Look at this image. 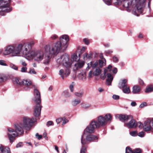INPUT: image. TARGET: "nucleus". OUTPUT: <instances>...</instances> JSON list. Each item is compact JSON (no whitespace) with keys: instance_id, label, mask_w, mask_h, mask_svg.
Listing matches in <instances>:
<instances>
[{"instance_id":"nucleus-46","label":"nucleus","mask_w":153,"mask_h":153,"mask_svg":"<svg viewBox=\"0 0 153 153\" xmlns=\"http://www.w3.org/2000/svg\"><path fill=\"white\" fill-rule=\"evenodd\" d=\"M145 133L143 131L140 132L137 134L140 137H143L144 136Z\"/></svg>"},{"instance_id":"nucleus-32","label":"nucleus","mask_w":153,"mask_h":153,"mask_svg":"<svg viewBox=\"0 0 153 153\" xmlns=\"http://www.w3.org/2000/svg\"><path fill=\"white\" fill-rule=\"evenodd\" d=\"M79 59H78V56L77 55L75 54H73L71 56V59L70 61L72 63V62L76 61L77 60H79Z\"/></svg>"},{"instance_id":"nucleus-18","label":"nucleus","mask_w":153,"mask_h":153,"mask_svg":"<svg viewBox=\"0 0 153 153\" xmlns=\"http://www.w3.org/2000/svg\"><path fill=\"white\" fill-rule=\"evenodd\" d=\"M128 126L129 128H136L137 126L139 127H140L141 125H143L140 122H138L136 123L135 120H134L132 119L129 122V123H126L125 124Z\"/></svg>"},{"instance_id":"nucleus-42","label":"nucleus","mask_w":153,"mask_h":153,"mask_svg":"<svg viewBox=\"0 0 153 153\" xmlns=\"http://www.w3.org/2000/svg\"><path fill=\"white\" fill-rule=\"evenodd\" d=\"M28 73L30 74H36V72L34 69L30 68V71Z\"/></svg>"},{"instance_id":"nucleus-34","label":"nucleus","mask_w":153,"mask_h":153,"mask_svg":"<svg viewBox=\"0 0 153 153\" xmlns=\"http://www.w3.org/2000/svg\"><path fill=\"white\" fill-rule=\"evenodd\" d=\"M83 94V92L82 91H79V92H76L75 93V95L77 97H81Z\"/></svg>"},{"instance_id":"nucleus-6","label":"nucleus","mask_w":153,"mask_h":153,"mask_svg":"<svg viewBox=\"0 0 153 153\" xmlns=\"http://www.w3.org/2000/svg\"><path fill=\"white\" fill-rule=\"evenodd\" d=\"M34 98L33 100L36 105L33 108V115L36 117H38L40 115L41 108L42 107L40 105L41 102L40 94L39 91L36 89L34 90Z\"/></svg>"},{"instance_id":"nucleus-1","label":"nucleus","mask_w":153,"mask_h":153,"mask_svg":"<svg viewBox=\"0 0 153 153\" xmlns=\"http://www.w3.org/2000/svg\"><path fill=\"white\" fill-rule=\"evenodd\" d=\"M35 44L34 41H31L27 42V46L28 48V49L25 52L24 56L25 58L28 60L34 59L35 61L38 63H40L41 61L43 60L42 63L45 65H47L49 64L50 61L51 57L50 55L52 54L48 53L46 52L45 49V54L44 55V53L42 51H31L32 47Z\"/></svg>"},{"instance_id":"nucleus-23","label":"nucleus","mask_w":153,"mask_h":153,"mask_svg":"<svg viewBox=\"0 0 153 153\" xmlns=\"http://www.w3.org/2000/svg\"><path fill=\"white\" fill-rule=\"evenodd\" d=\"M141 90L140 87L138 85H135L132 88V92L134 94H138Z\"/></svg>"},{"instance_id":"nucleus-58","label":"nucleus","mask_w":153,"mask_h":153,"mask_svg":"<svg viewBox=\"0 0 153 153\" xmlns=\"http://www.w3.org/2000/svg\"><path fill=\"white\" fill-rule=\"evenodd\" d=\"M113 73L116 74L117 71V69L116 68H114L112 70Z\"/></svg>"},{"instance_id":"nucleus-30","label":"nucleus","mask_w":153,"mask_h":153,"mask_svg":"<svg viewBox=\"0 0 153 153\" xmlns=\"http://www.w3.org/2000/svg\"><path fill=\"white\" fill-rule=\"evenodd\" d=\"M81 107L84 109H88L91 106V104L86 103H83L81 104Z\"/></svg>"},{"instance_id":"nucleus-39","label":"nucleus","mask_w":153,"mask_h":153,"mask_svg":"<svg viewBox=\"0 0 153 153\" xmlns=\"http://www.w3.org/2000/svg\"><path fill=\"white\" fill-rule=\"evenodd\" d=\"M27 68L26 67H22L21 68L20 71L22 73H26L27 72Z\"/></svg>"},{"instance_id":"nucleus-15","label":"nucleus","mask_w":153,"mask_h":153,"mask_svg":"<svg viewBox=\"0 0 153 153\" xmlns=\"http://www.w3.org/2000/svg\"><path fill=\"white\" fill-rule=\"evenodd\" d=\"M7 131V134L8 137L10 142L12 143L15 137L18 135V133L15 130L10 128H8Z\"/></svg>"},{"instance_id":"nucleus-2","label":"nucleus","mask_w":153,"mask_h":153,"mask_svg":"<svg viewBox=\"0 0 153 153\" xmlns=\"http://www.w3.org/2000/svg\"><path fill=\"white\" fill-rule=\"evenodd\" d=\"M69 40V37L67 35H62L59 38L60 41H57L52 45H45V51L48 53L57 54L61 50H65L67 48V43Z\"/></svg>"},{"instance_id":"nucleus-44","label":"nucleus","mask_w":153,"mask_h":153,"mask_svg":"<svg viewBox=\"0 0 153 153\" xmlns=\"http://www.w3.org/2000/svg\"><path fill=\"white\" fill-rule=\"evenodd\" d=\"M10 66L11 68H12L16 70H18V67L16 66V65H15L13 64H11L10 65Z\"/></svg>"},{"instance_id":"nucleus-4","label":"nucleus","mask_w":153,"mask_h":153,"mask_svg":"<svg viewBox=\"0 0 153 153\" xmlns=\"http://www.w3.org/2000/svg\"><path fill=\"white\" fill-rule=\"evenodd\" d=\"M112 119V116L110 114H106L105 116L101 115L97 117V120H92L89 126L84 130V132L93 133L96 128L106 125L108 122L111 121Z\"/></svg>"},{"instance_id":"nucleus-38","label":"nucleus","mask_w":153,"mask_h":153,"mask_svg":"<svg viewBox=\"0 0 153 153\" xmlns=\"http://www.w3.org/2000/svg\"><path fill=\"white\" fill-rule=\"evenodd\" d=\"M74 85L75 84L74 82H72V83L70 85L69 88L71 91V92H73L74 91Z\"/></svg>"},{"instance_id":"nucleus-52","label":"nucleus","mask_w":153,"mask_h":153,"mask_svg":"<svg viewBox=\"0 0 153 153\" xmlns=\"http://www.w3.org/2000/svg\"><path fill=\"white\" fill-rule=\"evenodd\" d=\"M36 137L39 140H40L42 137V136L41 135H39L38 133L36 134Z\"/></svg>"},{"instance_id":"nucleus-33","label":"nucleus","mask_w":153,"mask_h":153,"mask_svg":"<svg viewBox=\"0 0 153 153\" xmlns=\"http://www.w3.org/2000/svg\"><path fill=\"white\" fill-rule=\"evenodd\" d=\"M62 95H63L65 96L66 97H70L71 96V94L69 93L68 91L67 90H65L62 93Z\"/></svg>"},{"instance_id":"nucleus-3","label":"nucleus","mask_w":153,"mask_h":153,"mask_svg":"<svg viewBox=\"0 0 153 153\" xmlns=\"http://www.w3.org/2000/svg\"><path fill=\"white\" fill-rule=\"evenodd\" d=\"M27 42L20 43L18 45L13 44L6 46L3 52L4 55H10L12 56H19L21 54L24 56L28 49Z\"/></svg>"},{"instance_id":"nucleus-21","label":"nucleus","mask_w":153,"mask_h":153,"mask_svg":"<svg viewBox=\"0 0 153 153\" xmlns=\"http://www.w3.org/2000/svg\"><path fill=\"white\" fill-rule=\"evenodd\" d=\"M85 64V62L83 61L79 60L74 65V66L76 69H78L82 68Z\"/></svg>"},{"instance_id":"nucleus-56","label":"nucleus","mask_w":153,"mask_h":153,"mask_svg":"<svg viewBox=\"0 0 153 153\" xmlns=\"http://www.w3.org/2000/svg\"><path fill=\"white\" fill-rule=\"evenodd\" d=\"M0 65H6V64L5 63V61L3 60H0Z\"/></svg>"},{"instance_id":"nucleus-45","label":"nucleus","mask_w":153,"mask_h":153,"mask_svg":"<svg viewBox=\"0 0 153 153\" xmlns=\"http://www.w3.org/2000/svg\"><path fill=\"white\" fill-rule=\"evenodd\" d=\"M141 150L140 149H136L133 150V153H141Z\"/></svg>"},{"instance_id":"nucleus-28","label":"nucleus","mask_w":153,"mask_h":153,"mask_svg":"<svg viewBox=\"0 0 153 153\" xmlns=\"http://www.w3.org/2000/svg\"><path fill=\"white\" fill-rule=\"evenodd\" d=\"M123 91L125 94H129L130 92L129 87L127 85L125 87L122 88Z\"/></svg>"},{"instance_id":"nucleus-22","label":"nucleus","mask_w":153,"mask_h":153,"mask_svg":"<svg viewBox=\"0 0 153 153\" xmlns=\"http://www.w3.org/2000/svg\"><path fill=\"white\" fill-rule=\"evenodd\" d=\"M127 79H124L121 80L119 83V88H122L127 86Z\"/></svg>"},{"instance_id":"nucleus-57","label":"nucleus","mask_w":153,"mask_h":153,"mask_svg":"<svg viewBox=\"0 0 153 153\" xmlns=\"http://www.w3.org/2000/svg\"><path fill=\"white\" fill-rule=\"evenodd\" d=\"M92 72L93 71H91L88 74V78H91L92 77Z\"/></svg>"},{"instance_id":"nucleus-60","label":"nucleus","mask_w":153,"mask_h":153,"mask_svg":"<svg viewBox=\"0 0 153 153\" xmlns=\"http://www.w3.org/2000/svg\"><path fill=\"white\" fill-rule=\"evenodd\" d=\"M98 90L100 93L104 91V89L101 87L99 88Z\"/></svg>"},{"instance_id":"nucleus-12","label":"nucleus","mask_w":153,"mask_h":153,"mask_svg":"<svg viewBox=\"0 0 153 153\" xmlns=\"http://www.w3.org/2000/svg\"><path fill=\"white\" fill-rule=\"evenodd\" d=\"M14 84L17 85H25L28 87L32 85V82L27 80H22L17 78H14L13 79Z\"/></svg>"},{"instance_id":"nucleus-9","label":"nucleus","mask_w":153,"mask_h":153,"mask_svg":"<svg viewBox=\"0 0 153 153\" xmlns=\"http://www.w3.org/2000/svg\"><path fill=\"white\" fill-rule=\"evenodd\" d=\"M88 134L91 133L87 132L85 133L84 132L83 134L81 139V143L82 145L87 143V141L85 140V137H86V139L87 141L89 142L97 141L98 137L96 136L93 134L87 135Z\"/></svg>"},{"instance_id":"nucleus-14","label":"nucleus","mask_w":153,"mask_h":153,"mask_svg":"<svg viewBox=\"0 0 153 153\" xmlns=\"http://www.w3.org/2000/svg\"><path fill=\"white\" fill-rule=\"evenodd\" d=\"M136 1V6L134 7V9L132 11V13L133 14L137 16H139L140 14L143 13V8L142 5L140 4L138 5L139 3H137V1L134 0Z\"/></svg>"},{"instance_id":"nucleus-55","label":"nucleus","mask_w":153,"mask_h":153,"mask_svg":"<svg viewBox=\"0 0 153 153\" xmlns=\"http://www.w3.org/2000/svg\"><path fill=\"white\" fill-rule=\"evenodd\" d=\"M62 118H59L56 119V121L57 124H58L62 121Z\"/></svg>"},{"instance_id":"nucleus-47","label":"nucleus","mask_w":153,"mask_h":153,"mask_svg":"<svg viewBox=\"0 0 153 153\" xmlns=\"http://www.w3.org/2000/svg\"><path fill=\"white\" fill-rule=\"evenodd\" d=\"M147 106V104L146 102H143L140 105V108H143L144 107Z\"/></svg>"},{"instance_id":"nucleus-19","label":"nucleus","mask_w":153,"mask_h":153,"mask_svg":"<svg viewBox=\"0 0 153 153\" xmlns=\"http://www.w3.org/2000/svg\"><path fill=\"white\" fill-rule=\"evenodd\" d=\"M0 153H11V152L9 147L1 145L0 146Z\"/></svg>"},{"instance_id":"nucleus-37","label":"nucleus","mask_w":153,"mask_h":153,"mask_svg":"<svg viewBox=\"0 0 153 153\" xmlns=\"http://www.w3.org/2000/svg\"><path fill=\"white\" fill-rule=\"evenodd\" d=\"M104 3L108 5L111 4L112 0H103Z\"/></svg>"},{"instance_id":"nucleus-36","label":"nucleus","mask_w":153,"mask_h":153,"mask_svg":"<svg viewBox=\"0 0 153 153\" xmlns=\"http://www.w3.org/2000/svg\"><path fill=\"white\" fill-rule=\"evenodd\" d=\"M6 79V77L0 74V82H2Z\"/></svg>"},{"instance_id":"nucleus-43","label":"nucleus","mask_w":153,"mask_h":153,"mask_svg":"<svg viewBox=\"0 0 153 153\" xmlns=\"http://www.w3.org/2000/svg\"><path fill=\"white\" fill-rule=\"evenodd\" d=\"M119 60V58L118 57L114 56L113 57V62L117 63L118 62Z\"/></svg>"},{"instance_id":"nucleus-40","label":"nucleus","mask_w":153,"mask_h":153,"mask_svg":"<svg viewBox=\"0 0 153 153\" xmlns=\"http://www.w3.org/2000/svg\"><path fill=\"white\" fill-rule=\"evenodd\" d=\"M130 134L131 135L135 137L137 135V132L136 131H132L130 132Z\"/></svg>"},{"instance_id":"nucleus-10","label":"nucleus","mask_w":153,"mask_h":153,"mask_svg":"<svg viewBox=\"0 0 153 153\" xmlns=\"http://www.w3.org/2000/svg\"><path fill=\"white\" fill-rule=\"evenodd\" d=\"M112 66L110 65L108 66L104 70V72L103 74L101 75V78L104 79L106 77V74H107V79H106V84L108 85H110L111 84V82L113 79V77L111 74L108 72H111Z\"/></svg>"},{"instance_id":"nucleus-62","label":"nucleus","mask_w":153,"mask_h":153,"mask_svg":"<svg viewBox=\"0 0 153 153\" xmlns=\"http://www.w3.org/2000/svg\"><path fill=\"white\" fill-rule=\"evenodd\" d=\"M105 52L109 54L112 53L113 51L111 50H108L106 51Z\"/></svg>"},{"instance_id":"nucleus-41","label":"nucleus","mask_w":153,"mask_h":153,"mask_svg":"<svg viewBox=\"0 0 153 153\" xmlns=\"http://www.w3.org/2000/svg\"><path fill=\"white\" fill-rule=\"evenodd\" d=\"M86 148L82 146L81 149L80 153H86Z\"/></svg>"},{"instance_id":"nucleus-8","label":"nucleus","mask_w":153,"mask_h":153,"mask_svg":"<svg viewBox=\"0 0 153 153\" xmlns=\"http://www.w3.org/2000/svg\"><path fill=\"white\" fill-rule=\"evenodd\" d=\"M10 0H0V8L1 9L0 11V15L4 16V12L8 13L12 10V8L10 7Z\"/></svg>"},{"instance_id":"nucleus-35","label":"nucleus","mask_w":153,"mask_h":153,"mask_svg":"<svg viewBox=\"0 0 153 153\" xmlns=\"http://www.w3.org/2000/svg\"><path fill=\"white\" fill-rule=\"evenodd\" d=\"M126 153H133V151L128 146L126 148Z\"/></svg>"},{"instance_id":"nucleus-63","label":"nucleus","mask_w":153,"mask_h":153,"mask_svg":"<svg viewBox=\"0 0 153 153\" xmlns=\"http://www.w3.org/2000/svg\"><path fill=\"white\" fill-rule=\"evenodd\" d=\"M22 65L23 66V67H26L27 66V64L25 62H22Z\"/></svg>"},{"instance_id":"nucleus-11","label":"nucleus","mask_w":153,"mask_h":153,"mask_svg":"<svg viewBox=\"0 0 153 153\" xmlns=\"http://www.w3.org/2000/svg\"><path fill=\"white\" fill-rule=\"evenodd\" d=\"M123 2V6L128 8V11H130L133 7L136 6V1L134 0H117V3L120 4Z\"/></svg>"},{"instance_id":"nucleus-53","label":"nucleus","mask_w":153,"mask_h":153,"mask_svg":"<svg viewBox=\"0 0 153 153\" xmlns=\"http://www.w3.org/2000/svg\"><path fill=\"white\" fill-rule=\"evenodd\" d=\"M112 98L114 100H118L119 99V96L118 95H114L112 96Z\"/></svg>"},{"instance_id":"nucleus-50","label":"nucleus","mask_w":153,"mask_h":153,"mask_svg":"<svg viewBox=\"0 0 153 153\" xmlns=\"http://www.w3.org/2000/svg\"><path fill=\"white\" fill-rule=\"evenodd\" d=\"M83 41L85 44L88 45L89 44V41L88 39L87 38H85L83 39Z\"/></svg>"},{"instance_id":"nucleus-49","label":"nucleus","mask_w":153,"mask_h":153,"mask_svg":"<svg viewBox=\"0 0 153 153\" xmlns=\"http://www.w3.org/2000/svg\"><path fill=\"white\" fill-rule=\"evenodd\" d=\"M54 124L53 121H48L46 123L47 126H50L53 125Z\"/></svg>"},{"instance_id":"nucleus-48","label":"nucleus","mask_w":153,"mask_h":153,"mask_svg":"<svg viewBox=\"0 0 153 153\" xmlns=\"http://www.w3.org/2000/svg\"><path fill=\"white\" fill-rule=\"evenodd\" d=\"M62 120H63V122L62 123L63 125H65L66 123H68V120L67 119H66L65 117H63L62 118Z\"/></svg>"},{"instance_id":"nucleus-20","label":"nucleus","mask_w":153,"mask_h":153,"mask_svg":"<svg viewBox=\"0 0 153 153\" xmlns=\"http://www.w3.org/2000/svg\"><path fill=\"white\" fill-rule=\"evenodd\" d=\"M98 62L97 61H91L90 63L88 64V67L86 69L88 68L89 69V68L91 67L93 69H94L97 68L98 65Z\"/></svg>"},{"instance_id":"nucleus-16","label":"nucleus","mask_w":153,"mask_h":153,"mask_svg":"<svg viewBox=\"0 0 153 153\" xmlns=\"http://www.w3.org/2000/svg\"><path fill=\"white\" fill-rule=\"evenodd\" d=\"M71 67H65L64 69H60L59 71V74L62 79L67 77L70 74Z\"/></svg>"},{"instance_id":"nucleus-29","label":"nucleus","mask_w":153,"mask_h":153,"mask_svg":"<svg viewBox=\"0 0 153 153\" xmlns=\"http://www.w3.org/2000/svg\"><path fill=\"white\" fill-rule=\"evenodd\" d=\"M92 55L93 53L91 52H90L89 54L85 53L84 54V59H90L91 58Z\"/></svg>"},{"instance_id":"nucleus-24","label":"nucleus","mask_w":153,"mask_h":153,"mask_svg":"<svg viewBox=\"0 0 153 153\" xmlns=\"http://www.w3.org/2000/svg\"><path fill=\"white\" fill-rule=\"evenodd\" d=\"M78 78L83 81H85L86 79V75L85 72L81 73L78 75Z\"/></svg>"},{"instance_id":"nucleus-54","label":"nucleus","mask_w":153,"mask_h":153,"mask_svg":"<svg viewBox=\"0 0 153 153\" xmlns=\"http://www.w3.org/2000/svg\"><path fill=\"white\" fill-rule=\"evenodd\" d=\"M23 145V143L22 142H19L16 145V148H19L22 146Z\"/></svg>"},{"instance_id":"nucleus-59","label":"nucleus","mask_w":153,"mask_h":153,"mask_svg":"<svg viewBox=\"0 0 153 153\" xmlns=\"http://www.w3.org/2000/svg\"><path fill=\"white\" fill-rule=\"evenodd\" d=\"M131 106L134 107L137 105V104L135 101H133L131 103Z\"/></svg>"},{"instance_id":"nucleus-5","label":"nucleus","mask_w":153,"mask_h":153,"mask_svg":"<svg viewBox=\"0 0 153 153\" xmlns=\"http://www.w3.org/2000/svg\"><path fill=\"white\" fill-rule=\"evenodd\" d=\"M36 120L33 117L30 119L27 117H24L22 121L14 124L15 131L18 133V135L23 134L24 129L29 130Z\"/></svg>"},{"instance_id":"nucleus-26","label":"nucleus","mask_w":153,"mask_h":153,"mask_svg":"<svg viewBox=\"0 0 153 153\" xmlns=\"http://www.w3.org/2000/svg\"><path fill=\"white\" fill-rule=\"evenodd\" d=\"M81 102V100L79 99H75L71 102V104L73 106H76Z\"/></svg>"},{"instance_id":"nucleus-61","label":"nucleus","mask_w":153,"mask_h":153,"mask_svg":"<svg viewBox=\"0 0 153 153\" xmlns=\"http://www.w3.org/2000/svg\"><path fill=\"white\" fill-rule=\"evenodd\" d=\"M138 82H139V83L140 85H142L144 83V82H143V81L142 80H141L140 79H139Z\"/></svg>"},{"instance_id":"nucleus-7","label":"nucleus","mask_w":153,"mask_h":153,"mask_svg":"<svg viewBox=\"0 0 153 153\" xmlns=\"http://www.w3.org/2000/svg\"><path fill=\"white\" fill-rule=\"evenodd\" d=\"M57 63L62 65L65 67H71L72 63L68 55L65 53L61 55L56 60Z\"/></svg>"},{"instance_id":"nucleus-13","label":"nucleus","mask_w":153,"mask_h":153,"mask_svg":"<svg viewBox=\"0 0 153 153\" xmlns=\"http://www.w3.org/2000/svg\"><path fill=\"white\" fill-rule=\"evenodd\" d=\"M143 127V130L146 132H153V128L152 126V121L150 119H147L146 120L143 125H141L140 128Z\"/></svg>"},{"instance_id":"nucleus-64","label":"nucleus","mask_w":153,"mask_h":153,"mask_svg":"<svg viewBox=\"0 0 153 153\" xmlns=\"http://www.w3.org/2000/svg\"><path fill=\"white\" fill-rule=\"evenodd\" d=\"M55 149L56 151L58 153H59V151L58 150V148L57 146H56V145L55 146Z\"/></svg>"},{"instance_id":"nucleus-31","label":"nucleus","mask_w":153,"mask_h":153,"mask_svg":"<svg viewBox=\"0 0 153 153\" xmlns=\"http://www.w3.org/2000/svg\"><path fill=\"white\" fill-rule=\"evenodd\" d=\"M101 70L99 68H97L93 73L94 75L95 76H98L100 74Z\"/></svg>"},{"instance_id":"nucleus-51","label":"nucleus","mask_w":153,"mask_h":153,"mask_svg":"<svg viewBox=\"0 0 153 153\" xmlns=\"http://www.w3.org/2000/svg\"><path fill=\"white\" fill-rule=\"evenodd\" d=\"M51 38L53 40L55 39L58 38V36L56 34H53L51 36Z\"/></svg>"},{"instance_id":"nucleus-17","label":"nucleus","mask_w":153,"mask_h":153,"mask_svg":"<svg viewBox=\"0 0 153 153\" xmlns=\"http://www.w3.org/2000/svg\"><path fill=\"white\" fill-rule=\"evenodd\" d=\"M115 117L116 119H119L120 121L123 122L127 121L130 118H133L131 115L125 114H117L115 115Z\"/></svg>"},{"instance_id":"nucleus-25","label":"nucleus","mask_w":153,"mask_h":153,"mask_svg":"<svg viewBox=\"0 0 153 153\" xmlns=\"http://www.w3.org/2000/svg\"><path fill=\"white\" fill-rule=\"evenodd\" d=\"M99 66L100 67H102L106 65V61L105 58L102 59H100L98 62Z\"/></svg>"},{"instance_id":"nucleus-27","label":"nucleus","mask_w":153,"mask_h":153,"mask_svg":"<svg viewBox=\"0 0 153 153\" xmlns=\"http://www.w3.org/2000/svg\"><path fill=\"white\" fill-rule=\"evenodd\" d=\"M153 91V85H150L148 86L146 88L145 91L146 93H149Z\"/></svg>"}]
</instances>
